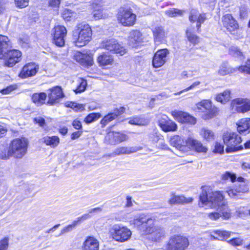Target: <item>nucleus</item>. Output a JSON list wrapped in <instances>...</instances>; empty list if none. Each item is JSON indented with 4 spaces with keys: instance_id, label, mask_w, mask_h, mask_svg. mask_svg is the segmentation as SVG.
Masks as SVG:
<instances>
[{
    "instance_id": "f257e3e1",
    "label": "nucleus",
    "mask_w": 250,
    "mask_h": 250,
    "mask_svg": "<svg viewBox=\"0 0 250 250\" xmlns=\"http://www.w3.org/2000/svg\"><path fill=\"white\" fill-rule=\"evenodd\" d=\"M199 205L210 208L217 207V212L208 214V217L212 220H216L220 217L228 219L231 216L230 210L225 204L222 192L213 191L208 187L203 188L199 196Z\"/></svg>"
},
{
    "instance_id": "f03ea898",
    "label": "nucleus",
    "mask_w": 250,
    "mask_h": 250,
    "mask_svg": "<svg viewBox=\"0 0 250 250\" xmlns=\"http://www.w3.org/2000/svg\"><path fill=\"white\" fill-rule=\"evenodd\" d=\"M155 221L149 215L141 214L135 216L131 222L143 234H149L152 241H159L165 237L166 233L162 227L154 225Z\"/></svg>"
},
{
    "instance_id": "7ed1b4c3",
    "label": "nucleus",
    "mask_w": 250,
    "mask_h": 250,
    "mask_svg": "<svg viewBox=\"0 0 250 250\" xmlns=\"http://www.w3.org/2000/svg\"><path fill=\"white\" fill-rule=\"evenodd\" d=\"M92 35V30L89 24L85 22L77 24L73 33L75 45L80 47L84 46L91 40Z\"/></svg>"
},
{
    "instance_id": "20e7f679",
    "label": "nucleus",
    "mask_w": 250,
    "mask_h": 250,
    "mask_svg": "<svg viewBox=\"0 0 250 250\" xmlns=\"http://www.w3.org/2000/svg\"><path fill=\"white\" fill-rule=\"evenodd\" d=\"M28 142L25 138H16L9 144V153L16 159H21L26 154Z\"/></svg>"
},
{
    "instance_id": "39448f33",
    "label": "nucleus",
    "mask_w": 250,
    "mask_h": 250,
    "mask_svg": "<svg viewBox=\"0 0 250 250\" xmlns=\"http://www.w3.org/2000/svg\"><path fill=\"white\" fill-rule=\"evenodd\" d=\"M223 141L226 145V151L231 152L237 151L243 149V146L239 144L242 142L240 136L236 133L226 132L223 135Z\"/></svg>"
},
{
    "instance_id": "423d86ee",
    "label": "nucleus",
    "mask_w": 250,
    "mask_h": 250,
    "mask_svg": "<svg viewBox=\"0 0 250 250\" xmlns=\"http://www.w3.org/2000/svg\"><path fill=\"white\" fill-rule=\"evenodd\" d=\"M189 245L188 239L183 235L174 234L167 241L165 250H186Z\"/></svg>"
},
{
    "instance_id": "0eeeda50",
    "label": "nucleus",
    "mask_w": 250,
    "mask_h": 250,
    "mask_svg": "<svg viewBox=\"0 0 250 250\" xmlns=\"http://www.w3.org/2000/svg\"><path fill=\"white\" fill-rule=\"evenodd\" d=\"M118 22L124 26H133L136 21V15L130 8L121 7L117 15Z\"/></svg>"
},
{
    "instance_id": "6e6552de",
    "label": "nucleus",
    "mask_w": 250,
    "mask_h": 250,
    "mask_svg": "<svg viewBox=\"0 0 250 250\" xmlns=\"http://www.w3.org/2000/svg\"><path fill=\"white\" fill-rule=\"evenodd\" d=\"M110 233L113 239L120 242L128 240L132 234L127 228L118 224L112 226L110 230Z\"/></svg>"
},
{
    "instance_id": "1a4fd4ad",
    "label": "nucleus",
    "mask_w": 250,
    "mask_h": 250,
    "mask_svg": "<svg viewBox=\"0 0 250 250\" xmlns=\"http://www.w3.org/2000/svg\"><path fill=\"white\" fill-rule=\"evenodd\" d=\"M196 108L199 111L204 112V110L206 112L202 115V118L204 120H209L216 116L219 113V109L215 106L212 107L211 102L209 100H203L196 104Z\"/></svg>"
},
{
    "instance_id": "9d476101",
    "label": "nucleus",
    "mask_w": 250,
    "mask_h": 250,
    "mask_svg": "<svg viewBox=\"0 0 250 250\" xmlns=\"http://www.w3.org/2000/svg\"><path fill=\"white\" fill-rule=\"evenodd\" d=\"M222 22L224 26L226 28L228 32L236 36L237 38L242 37V30L239 27L237 21L231 15L227 14L224 15L222 18Z\"/></svg>"
},
{
    "instance_id": "9b49d317",
    "label": "nucleus",
    "mask_w": 250,
    "mask_h": 250,
    "mask_svg": "<svg viewBox=\"0 0 250 250\" xmlns=\"http://www.w3.org/2000/svg\"><path fill=\"white\" fill-rule=\"evenodd\" d=\"M102 48L110 52L124 55L126 52V49L114 39L105 40L103 41L101 44Z\"/></svg>"
},
{
    "instance_id": "f8f14e48",
    "label": "nucleus",
    "mask_w": 250,
    "mask_h": 250,
    "mask_svg": "<svg viewBox=\"0 0 250 250\" xmlns=\"http://www.w3.org/2000/svg\"><path fill=\"white\" fill-rule=\"evenodd\" d=\"M230 108L233 112L245 113L250 111V100L247 98H237L232 100Z\"/></svg>"
},
{
    "instance_id": "ddd939ff",
    "label": "nucleus",
    "mask_w": 250,
    "mask_h": 250,
    "mask_svg": "<svg viewBox=\"0 0 250 250\" xmlns=\"http://www.w3.org/2000/svg\"><path fill=\"white\" fill-rule=\"evenodd\" d=\"M66 34L67 30L64 26L60 25L55 26L52 30V33L53 36V43L59 47L63 46L65 43Z\"/></svg>"
},
{
    "instance_id": "4468645a",
    "label": "nucleus",
    "mask_w": 250,
    "mask_h": 250,
    "mask_svg": "<svg viewBox=\"0 0 250 250\" xmlns=\"http://www.w3.org/2000/svg\"><path fill=\"white\" fill-rule=\"evenodd\" d=\"M21 53L18 50L9 49L4 53V58H0L5 60V64L8 67H12L21 60Z\"/></svg>"
},
{
    "instance_id": "2eb2a0df",
    "label": "nucleus",
    "mask_w": 250,
    "mask_h": 250,
    "mask_svg": "<svg viewBox=\"0 0 250 250\" xmlns=\"http://www.w3.org/2000/svg\"><path fill=\"white\" fill-rule=\"evenodd\" d=\"M48 100L46 104L53 105L59 102L60 99L64 97L62 89L60 86H55L47 90Z\"/></svg>"
},
{
    "instance_id": "dca6fc26",
    "label": "nucleus",
    "mask_w": 250,
    "mask_h": 250,
    "mask_svg": "<svg viewBox=\"0 0 250 250\" xmlns=\"http://www.w3.org/2000/svg\"><path fill=\"white\" fill-rule=\"evenodd\" d=\"M169 52L167 49L158 50L154 54L152 60V65L155 68L163 66L167 62V56Z\"/></svg>"
},
{
    "instance_id": "f3484780",
    "label": "nucleus",
    "mask_w": 250,
    "mask_h": 250,
    "mask_svg": "<svg viewBox=\"0 0 250 250\" xmlns=\"http://www.w3.org/2000/svg\"><path fill=\"white\" fill-rule=\"evenodd\" d=\"M249 188L244 183H237L235 184L234 188L227 190L229 196L234 199H241L242 193L248 192Z\"/></svg>"
},
{
    "instance_id": "a211bd4d",
    "label": "nucleus",
    "mask_w": 250,
    "mask_h": 250,
    "mask_svg": "<svg viewBox=\"0 0 250 250\" xmlns=\"http://www.w3.org/2000/svg\"><path fill=\"white\" fill-rule=\"evenodd\" d=\"M127 136L119 132L109 131L105 136L104 140L106 144L115 145L127 139Z\"/></svg>"
},
{
    "instance_id": "6ab92c4d",
    "label": "nucleus",
    "mask_w": 250,
    "mask_h": 250,
    "mask_svg": "<svg viewBox=\"0 0 250 250\" xmlns=\"http://www.w3.org/2000/svg\"><path fill=\"white\" fill-rule=\"evenodd\" d=\"M207 19L206 14L200 13L198 10L196 9H191L189 16V20L191 22H196V27L197 31L200 33L201 32L200 27L201 24Z\"/></svg>"
},
{
    "instance_id": "aec40b11",
    "label": "nucleus",
    "mask_w": 250,
    "mask_h": 250,
    "mask_svg": "<svg viewBox=\"0 0 250 250\" xmlns=\"http://www.w3.org/2000/svg\"><path fill=\"white\" fill-rule=\"evenodd\" d=\"M142 149L143 147L141 146H121L115 149L112 153L105 155L104 156H106L109 157H113L117 155L130 154L131 153L136 152Z\"/></svg>"
},
{
    "instance_id": "412c9836",
    "label": "nucleus",
    "mask_w": 250,
    "mask_h": 250,
    "mask_svg": "<svg viewBox=\"0 0 250 250\" xmlns=\"http://www.w3.org/2000/svg\"><path fill=\"white\" fill-rule=\"evenodd\" d=\"M171 114L176 120L182 123H189L194 125L196 122L194 117L183 111L174 110L171 112Z\"/></svg>"
},
{
    "instance_id": "4be33fe9",
    "label": "nucleus",
    "mask_w": 250,
    "mask_h": 250,
    "mask_svg": "<svg viewBox=\"0 0 250 250\" xmlns=\"http://www.w3.org/2000/svg\"><path fill=\"white\" fill-rule=\"evenodd\" d=\"M169 143L171 146L175 147L180 151H184L187 149L188 138L184 139L179 135H174L170 138Z\"/></svg>"
},
{
    "instance_id": "5701e85b",
    "label": "nucleus",
    "mask_w": 250,
    "mask_h": 250,
    "mask_svg": "<svg viewBox=\"0 0 250 250\" xmlns=\"http://www.w3.org/2000/svg\"><path fill=\"white\" fill-rule=\"evenodd\" d=\"M125 111L124 107H120L119 108H115L113 112L105 115L101 121L102 127H104L109 123L115 119L118 116L122 114Z\"/></svg>"
},
{
    "instance_id": "b1692460",
    "label": "nucleus",
    "mask_w": 250,
    "mask_h": 250,
    "mask_svg": "<svg viewBox=\"0 0 250 250\" xmlns=\"http://www.w3.org/2000/svg\"><path fill=\"white\" fill-rule=\"evenodd\" d=\"M38 69V65L33 63H29L23 67L19 76L21 78H26L34 76L37 73Z\"/></svg>"
},
{
    "instance_id": "393cba45",
    "label": "nucleus",
    "mask_w": 250,
    "mask_h": 250,
    "mask_svg": "<svg viewBox=\"0 0 250 250\" xmlns=\"http://www.w3.org/2000/svg\"><path fill=\"white\" fill-rule=\"evenodd\" d=\"M76 60L81 65L84 66H90L93 63V55L91 54H83L77 52L74 56Z\"/></svg>"
},
{
    "instance_id": "a878e982",
    "label": "nucleus",
    "mask_w": 250,
    "mask_h": 250,
    "mask_svg": "<svg viewBox=\"0 0 250 250\" xmlns=\"http://www.w3.org/2000/svg\"><path fill=\"white\" fill-rule=\"evenodd\" d=\"M142 35L137 30H132L129 32L128 36V44L132 47H136L142 42Z\"/></svg>"
},
{
    "instance_id": "bb28decb",
    "label": "nucleus",
    "mask_w": 250,
    "mask_h": 250,
    "mask_svg": "<svg viewBox=\"0 0 250 250\" xmlns=\"http://www.w3.org/2000/svg\"><path fill=\"white\" fill-rule=\"evenodd\" d=\"M82 250H99V242L98 240L93 236H87L83 244Z\"/></svg>"
},
{
    "instance_id": "cd10ccee",
    "label": "nucleus",
    "mask_w": 250,
    "mask_h": 250,
    "mask_svg": "<svg viewBox=\"0 0 250 250\" xmlns=\"http://www.w3.org/2000/svg\"><path fill=\"white\" fill-rule=\"evenodd\" d=\"M187 148H190L197 152H206L207 148L199 140L191 137L188 138Z\"/></svg>"
},
{
    "instance_id": "c85d7f7f",
    "label": "nucleus",
    "mask_w": 250,
    "mask_h": 250,
    "mask_svg": "<svg viewBox=\"0 0 250 250\" xmlns=\"http://www.w3.org/2000/svg\"><path fill=\"white\" fill-rule=\"evenodd\" d=\"M11 48V43L8 38L0 35V58H4V53Z\"/></svg>"
},
{
    "instance_id": "c756f323",
    "label": "nucleus",
    "mask_w": 250,
    "mask_h": 250,
    "mask_svg": "<svg viewBox=\"0 0 250 250\" xmlns=\"http://www.w3.org/2000/svg\"><path fill=\"white\" fill-rule=\"evenodd\" d=\"M240 133L250 132V118H243L236 124Z\"/></svg>"
},
{
    "instance_id": "7c9ffc66",
    "label": "nucleus",
    "mask_w": 250,
    "mask_h": 250,
    "mask_svg": "<svg viewBox=\"0 0 250 250\" xmlns=\"http://www.w3.org/2000/svg\"><path fill=\"white\" fill-rule=\"evenodd\" d=\"M159 125L165 132L175 131L177 129V125L171 120H161L159 122Z\"/></svg>"
},
{
    "instance_id": "2f4dec72",
    "label": "nucleus",
    "mask_w": 250,
    "mask_h": 250,
    "mask_svg": "<svg viewBox=\"0 0 250 250\" xmlns=\"http://www.w3.org/2000/svg\"><path fill=\"white\" fill-rule=\"evenodd\" d=\"M193 199L192 198H186L183 195H171V198L168 200L169 204H177L189 203L192 202Z\"/></svg>"
},
{
    "instance_id": "473e14b6",
    "label": "nucleus",
    "mask_w": 250,
    "mask_h": 250,
    "mask_svg": "<svg viewBox=\"0 0 250 250\" xmlns=\"http://www.w3.org/2000/svg\"><path fill=\"white\" fill-rule=\"evenodd\" d=\"M47 95L44 92L35 93L31 97V100L33 103L37 106H41L45 104Z\"/></svg>"
},
{
    "instance_id": "72a5a7b5",
    "label": "nucleus",
    "mask_w": 250,
    "mask_h": 250,
    "mask_svg": "<svg viewBox=\"0 0 250 250\" xmlns=\"http://www.w3.org/2000/svg\"><path fill=\"white\" fill-rule=\"evenodd\" d=\"M154 42L156 44H159L165 41L166 33L162 27H158L155 28L153 31Z\"/></svg>"
},
{
    "instance_id": "f704fd0d",
    "label": "nucleus",
    "mask_w": 250,
    "mask_h": 250,
    "mask_svg": "<svg viewBox=\"0 0 250 250\" xmlns=\"http://www.w3.org/2000/svg\"><path fill=\"white\" fill-rule=\"evenodd\" d=\"M239 70L238 68H233L230 67L227 62H223L220 65L218 70V73L221 76H225L235 72Z\"/></svg>"
},
{
    "instance_id": "c9c22d12",
    "label": "nucleus",
    "mask_w": 250,
    "mask_h": 250,
    "mask_svg": "<svg viewBox=\"0 0 250 250\" xmlns=\"http://www.w3.org/2000/svg\"><path fill=\"white\" fill-rule=\"evenodd\" d=\"M42 141L48 146L52 147H56L60 143V139L57 136H45L42 138Z\"/></svg>"
},
{
    "instance_id": "e433bc0d",
    "label": "nucleus",
    "mask_w": 250,
    "mask_h": 250,
    "mask_svg": "<svg viewBox=\"0 0 250 250\" xmlns=\"http://www.w3.org/2000/svg\"><path fill=\"white\" fill-rule=\"evenodd\" d=\"M97 61L100 65L104 66L111 64L113 59L111 56L104 53L99 56Z\"/></svg>"
},
{
    "instance_id": "4c0bfd02",
    "label": "nucleus",
    "mask_w": 250,
    "mask_h": 250,
    "mask_svg": "<svg viewBox=\"0 0 250 250\" xmlns=\"http://www.w3.org/2000/svg\"><path fill=\"white\" fill-rule=\"evenodd\" d=\"M129 124L137 125H146L148 124V120L141 117H133L129 119Z\"/></svg>"
},
{
    "instance_id": "58836bf2",
    "label": "nucleus",
    "mask_w": 250,
    "mask_h": 250,
    "mask_svg": "<svg viewBox=\"0 0 250 250\" xmlns=\"http://www.w3.org/2000/svg\"><path fill=\"white\" fill-rule=\"evenodd\" d=\"M230 91L229 90H226L223 93L218 94L216 97V100L223 104H225L230 100Z\"/></svg>"
},
{
    "instance_id": "ea45409f",
    "label": "nucleus",
    "mask_w": 250,
    "mask_h": 250,
    "mask_svg": "<svg viewBox=\"0 0 250 250\" xmlns=\"http://www.w3.org/2000/svg\"><path fill=\"white\" fill-rule=\"evenodd\" d=\"M201 136L206 140L210 141L214 139L213 132L207 128H203L200 131Z\"/></svg>"
},
{
    "instance_id": "a19ab883",
    "label": "nucleus",
    "mask_w": 250,
    "mask_h": 250,
    "mask_svg": "<svg viewBox=\"0 0 250 250\" xmlns=\"http://www.w3.org/2000/svg\"><path fill=\"white\" fill-rule=\"evenodd\" d=\"M78 86L77 88L74 90L76 93H81L84 91L87 86L86 81L83 78H79L78 79Z\"/></svg>"
},
{
    "instance_id": "79ce46f5",
    "label": "nucleus",
    "mask_w": 250,
    "mask_h": 250,
    "mask_svg": "<svg viewBox=\"0 0 250 250\" xmlns=\"http://www.w3.org/2000/svg\"><path fill=\"white\" fill-rule=\"evenodd\" d=\"M77 16L75 12L69 9H65L62 13V17L64 20L67 21H71L75 20Z\"/></svg>"
},
{
    "instance_id": "37998d69",
    "label": "nucleus",
    "mask_w": 250,
    "mask_h": 250,
    "mask_svg": "<svg viewBox=\"0 0 250 250\" xmlns=\"http://www.w3.org/2000/svg\"><path fill=\"white\" fill-rule=\"evenodd\" d=\"M101 115L99 113H92L89 114L84 119L86 123L89 124L99 119Z\"/></svg>"
},
{
    "instance_id": "c03bdc74",
    "label": "nucleus",
    "mask_w": 250,
    "mask_h": 250,
    "mask_svg": "<svg viewBox=\"0 0 250 250\" xmlns=\"http://www.w3.org/2000/svg\"><path fill=\"white\" fill-rule=\"evenodd\" d=\"M236 178L234 173L229 171H226L221 175V179L224 181L230 180L231 182H234L235 181Z\"/></svg>"
},
{
    "instance_id": "a18cd8bd",
    "label": "nucleus",
    "mask_w": 250,
    "mask_h": 250,
    "mask_svg": "<svg viewBox=\"0 0 250 250\" xmlns=\"http://www.w3.org/2000/svg\"><path fill=\"white\" fill-rule=\"evenodd\" d=\"M187 38L189 42L193 44H196L199 42V39L194 34L189 32L188 30L186 31Z\"/></svg>"
},
{
    "instance_id": "49530a36",
    "label": "nucleus",
    "mask_w": 250,
    "mask_h": 250,
    "mask_svg": "<svg viewBox=\"0 0 250 250\" xmlns=\"http://www.w3.org/2000/svg\"><path fill=\"white\" fill-rule=\"evenodd\" d=\"M214 233L218 235V237L217 238V239L223 240L229 238L231 232L226 230H217L214 231Z\"/></svg>"
},
{
    "instance_id": "de8ad7c7",
    "label": "nucleus",
    "mask_w": 250,
    "mask_h": 250,
    "mask_svg": "<svg viewBox=\"0 0 250 250\" xmlns=\"http://www.w3.org/2000/svg\"><path fill=\"white\" fill-rule=\"evenodd\" d=\"M184 11L180 10L176 8H172L167 10L166 14L170 17H175L177 16H181L184 13Z\"/></svg>"
},
{
    "instance_id": "09e8293b",
    "label": "nucleus",
    "mask_w": 250,
    "mask_h": 250,
    "mask_svg": "<svg viewBox=\"0 0 250 250\" xmlns=\"http://www.w3.org/2000/svg\"><path fill=\"white\" fill-rule=\"evenodd\" d=\"M77 225L76 224V222L73 221L71 224L67 225L61 230V233L59 235V236L64 233H66L72 231Z\"/></svg>"
},
{
    "instance_id": "8fccbe9b",
    "label": "nucleus",
    "mask_w": 250,
    "mask_h": 250,
    "mask_svg": "<svg viewBox=\"0 0 250 250\" xmlns=\"http://www.w3.org/2000/svg\"><path fill=\"white\" fill-rule=\"evenodd\" d=\"M12 157V155L9 153V148L7 150L5 148L0 149V158L3 160L9 159Z\"/></svg>"
},
{
    "instance_id": "3c124183",
    "label": "nucleus",
    "mask_w": 250,
    "mask_h": 250,
    "mask_svg": "<svg viewBox=\"0 0 250 250\" xmlns=\"http://www.w3.org/2000/svg\"><path fill=\"white\" fill-rule=\"evenodd\" d=\"M239 70L242 72L250 74V60L247 61L246 65L240 66Z\"/></svg>"
},
{
    "instance_id": "603ef678",
    "label": "nucleus",
    "mask_w": 250,
    "mask_h": 250,
    "mask_svg": "<svg viewBox=\"0 0 250 250\" xmlns=\"http://www.w3.org/2000/svg\"><path fill=\"white\" fill-rule=\"evenodd\" d=\"M16 5L22 8L28 5L29 0H14Z\"/></svg>"
},
{
    "instance_id": "864d4df0",
    "label": "nucleus",
    "mask_w": 250,
    "mask_h": 250,
    "mask_svg": "<svg viewBox=\"0 0 250 250\" xmlns=\"http://www.w3.org/2000/svg\"><path fill=\"white\" fill-rule=\"evenodd\" d=\"M243 241V240L240 238H235L230 240L228 242L233 246H239L242 245Z\"/></svg>"
},
{
    "instance_id": "5fc2aeb1",
    "label": "nucleus",
    "mask_w": 250,
    "mask_h": 250,
    "mask_svg": "<svg viewBox=\"0 0 250 250\" xmlns=\"http://www.w3.org/2000/svg\"><path fill=\"white\" fill-rule=\"evenodd\" d=\"M91 215L89 213H85L83 214L80 217L77 218L75 220H74L77 225L80 223L81 222L86 220L91 217Z\"/></svg>"
},
{
    "instance_id": "6e6d98bb",
    "label": "nucleus",
    "mask_w": 250,
    "mask_h": 250,
    "mask_svg": "<svg viewBox=\"0 0 250 250\" xmlns=\"http://www.w3.org/2000/svg\"><path fill=\"white\" fill-rule=\"evenodd\" d=\"M93 17L96 20H99L105 17V15L103 13V10L101 9L95 10L93 11Z\"/></svg>"
},
{
    "instance_id": "4d7b16f0",
    "label": "nucleus",
    "mask_w": 250,
    "mask_h": 250,
    "mask_svg": "<svg viewBox=\"0 0 250 250\" xmlns=\"http://www.w3.org/2000/svg\"><path fill=\"white\" fill-rule=\"evenodd\" d=\"M229 51L231 54L235 57H240L242 54V52L236 47H231Z\"/></svg>"
},
{
    "instance_id": "13d9d810",
    "label": "nucleus",
    "mask_w": 250,
    "mask_h": 250,
    "mask_svg": "<svg viewBox=\"0 0 250 250\" xmlns=\"http://www.w3.org/2000/svg\"><path fill=\"white\" fill-rule=\"evenodd\" d=\"M200 83V82H199V81H197V82H194V83H193L190 86H189L188 87L180 91L178 93H175L174 94L175 95H180L181 94V93L184 92H186V91H188L190 89H193V88H194L195 87L198 86V85H199Z\"/></svg>"
},
{
    "instance_id": "bf43d9fd",
    "label": "nucleus",
    "mask_w": 250,
    "mask_h": 250,
    "mask_svg": "<svg viewBox=\"0 0 250 250\" xmlns=\"http://www.w3.org/2000/svg\"><path fill=\"white\" fill-rule=\"evenodd\" d=\"M8 246V239L4 238L0 241V250H5Z\"/></svg>"
},
{
    "instance_id": "052dcab7",
    "label": "nucleus",
    "mask_w": 250,
    "mask_h": 250,
    "mask_svg": "<svg viewBox=\"0 0 250 250\" xmlns=\"http://www.w3.org/2000/svg\"><path fill=\"white\" fill-rule=\"evenodd\" d=\"M214 152L220 154L224 152V146L220 143H216Z\"/></svg>"
},
{
    "instance_id": "680f3d73",
    "label": "nucleus",
    "mask_w": 250,
    "mask_h": 250,
    "mask_svg": "<svg viewBox=\"0 0 250 250\" xmlns=\"http://www.w3.org/2000/svg\"><path fill=\"white\" fill-rule=\"evenodd\" d=\"M15 89V87L13 85H10L7 86L6 88L1 90L0 92L3 95L8 94Z\"/></svg>"
},
{
    "instance_id": "e2e57ef3",
    "label": "nucleus",
    "mask_w": 250,
    "mask_h": 250,
    "mask_svg": "<svg viewBox=\"0 0 250 250\" xmlns=\"http://www.w3.org/2000/svg\"><path fill=\"white\" fill-rule=\"evenodd\" d=\"M72 125L77 130H79L82 127L81 122L78 120H75L73 121L72 122Z\"/></svg>"
},
{
    "instance_id": "0e129e2a",
    "label": "nucleus",
    "mask_w": 250,
    "mask_h": 250,
    "mask_svg": "<svg viewBox=\"0 0 250 250\" xmlns=\"http://www.w3.org/2000/svg\"><path fill=\"white\" fill-rule=\"evenodd\" d=\"M247 9L245 7H241L240 9V17L244 18L247 16Z\"/></svg>"
},
{
    "instance_id": "69168bd1",
    "label": "nucleus",
    "mask_w": 250,
    "mask_h": 250,
    "mask_svg": "<svg viewBox=\"0 0 250 250\" xmlns=\"http://www.w3.org/2000/svg\"><path fill=\"white\" fill-rule=\"evenodd\" d=\"M34 121L41 126H43L45 124V120L42 117H38L34 119Z\"/></svg>"
},
{
    "instance_id": "338daca9",
    "label": "nucleus",
    "mask_w": 250,
    "mask_h": 250,
    "mask_svg": "<svg viewBox=\"0 0 250 250\" xmlns=\"http://www.w3.org/2000/svg\"><path fill=\"white\" fill-rule=\"evenodd\" d=\"M60 2L61 0H49V5L53 7H58Z\"/></svg>"
},
{
    "instance_id": "774afa93",
    "label": "nucleus",
    "mask_w": 250,
    "mask_h": 250,
    "mask_svg": "<svg viewBox=\"0 0 250 250\" xmlns=\"http://www.w3.org/2000/svg\"><path fill=\"white\" fill-rule=\"evenodd\" d=\"M82 134V132L80 131H76L73 132L71 138L72 140H75L78 138Z\"/></svg>"
}]
</instances>
